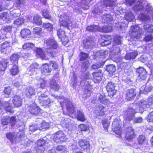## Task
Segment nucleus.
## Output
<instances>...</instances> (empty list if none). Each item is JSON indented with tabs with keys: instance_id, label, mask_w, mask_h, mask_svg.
Masks as SVG:
<instances>
[{
	"instance_id": "50",
	"label": "nucleus",
	"mask_w": 153,
	"mask_h": 153,
	"mask_svg": "<svg viewBox=\"0 0 153 153\" xmlns=\"http://www.w3.org/2000/svg\"><path fill=\"white\" fill-rule=\"evenodd\" d=\"M112 30V27L110 26H105L102 27H100V31L102 32H109Z\"/></svg>"
},
{
	"instance_id": "40",
	"label": "nucleus",
	"mask_w": 153,
	"mask_h": 153,
	"mask_svg": "<svg viewBox=\"0 0 153 153\" xmlns=\"http://www.w3.org/2000/svg\"><path fill=\"white\" fill-rule=\"evenodd\" d=\"M137 54H138L136 52L127 53L125 56V59L126 60H128L134 59L137 56Z\"/></svg>"
},
{
	"instance_id": "2",
	"label": "nucleus",
	"mask_w": 153,
	"mask_h": 153,
	"mask_svg": "<svg viewBox=\"0 0 153 153\" xmlns=\"http://www.w3.org/2000/svg\"><path fill=\"white\" fill-rule=\"evenodd\" d=\"M138 111L141 113L139 110L137 109L135 105L131 104L129 107L125 111L124 113V123H126L128 121L129 122L132 120L134 123H141L143 121V119L141 117H134V114ZM143 111L141 113H142Z\"/></svg>"
},
{
	"instance_id": "20",
	"label": "nucleus",
	"mask_w": 153,
	"mask_h": 153,
	"mask_svg": "<svg viewBox=\"0 0 153 153\" xmlns=\"http://www.w3.org/2000/svg\"><path fill=\"white\" fill-rule=\"evenodd\" d=\"M97 96L98 97V101L100 103L107 106L109 105L111 103L110 101L105 98L104 94H98Z\"/></svg>"
},
{
	"instance_id": "15",
	"label": "nucleus",
	"mask_w": 153,
	"mask_h": 153,
	"mask_svg": "<svg viewBox=\"0 0 153 153\" xmlns=\"http://www.w3.org/2000/svg\"><path fill=\"white\" fill-rule=\"evenodd\" d=\"M40 108L35 103H33L27 106L26 110L33 115L39 114L40 112Z\"/></svg>"
},
{
	"instance_id": "39",
	"label": "nucleus",
	"mask_w": 153,
	"mask_h": 153,
	"mask_svg": "<svg viewBox=\"0 0 153 153\" xmlns=\"http://www.w3.org/2000/svg\"><path fill=\"white\" fill-rule=\"evenodd\" d=\"M100 27L98 25H93L88 26L86 29V31L92 32L100 31Z\"/></svg>"
},
{
	"instance_id": "4",
	"label": "nucleus",
	"mask_w": 153,
	"mask_h": 153,
	"mask_svg": "<svg viewBox=\"0 0 153 153\" xmlns=\"http://www.w3.org/2000/svg\"><path fill=\"white\" fill-rule=\"evenodd\" d=\"M56 98L59 101L61 105L63 108L64 105L65 106L68 112L70 114L72 115L74 112V108L71 102L64 97L56 96Z\"/></svg>"
},
{
	"instance_id": "59",
	"label": "nucleus",
	"mask_w": 153,
	"mask_h": 153,
	"mask_svg": "<svg viewBox=\"0 0 153 153\" xmlns=\"http://www.w3.org/2000/svg\"><path fill=\"white\" fill-rule=\"evenodd\" d=\"M52 102L53 101L51 100L50 99L48 98L44 100L43 101H42V102L40 104L42 105L45 107L49 105L51 102Z\"/></svg>"
},
{
	"instance_id": "53",
	"label": "nucleus",
	"mask_w": 153,
	"mask_h": 153,
	"mask_svg": "<svg viewBox=\"0 0 153 153\" xmlns=\"http://www.w3.org/2000/svg\"><path fill=\"white\" fill-rule=\"evenodd\" d=\"M36 65H30V66L27 69V74H28L29 75H33L35 72H36L33 69V67H36Z\"/></svg>"
},
{
	"instance_id": "33",
	"label": "nucleus",
	"mask_w": 153,
	"mask_h": 153,
	"mask_svg": "<svg viewBox=\"0 0 153 153\" xmlns=\"http://www.w3.org/2000/svg\"><path fill=\"white\" fill-rule=\"evenodd\" d=\"M76 117L78 120L81 122H83L86 120V119L83 112L79 110H77Z\"/></svg>"
},
{
	"instance_id": "11",
	"label": "nucleus",
	"mask_w": 153,
	"mask_h": 153,
	"mask_svg": "<svg viewBox=\"0 0 153 153\" xmlns=\"http://www.w3.org/2000/svg\"><path fill=\"white\" fill-rule=\"evenodd\" d=\"M36 145L37 152L38 153H41L48 149V143H46L43 139H41L37 140Z\"/></svg>"
},
{
	"instance_id": "34",
	"label": "nucleus",
	"mask_w": 153,
	"mask_h": 153,
	"mask_svg": "<svg viewBox=\"0 0 153 153\" xmlns=\"http://www.w3.org/2000/svg\"><path fill=\"white\" fill-rule=\"evenodd\" d=\"M31 32L30 30L24 29L21 31V34L22 37L26 40L30 37Z\"/></svg>"
},
{
	"instance_id": "51",
	"label": "nucleus",
	"mask_w": 153,
	"mask_h": 153,
	"mask_svg": "<svg viewBox=\"0 0 153 153\" xmlns=\"http://www.w3.org/2000/svg\"><path fill=\"white\" fill-rule=\"evenodd\" d=\"M42 25L45 29L51 32L52 31L53 29V25L50 23H43Z\"/></svg>"
},
{
	"instance_id": "41",
	"label": "nucleus",
	"mask_w": 153,
	"mask_h": 153,
	"mask_svg": "<svg viewBox=\"0 0 153 153\" xmlns=\"http://www.w3.org/2000/svg\"><path fill=\"white\" fill-rule=\"evenodd\" d=\"M31 22L33 23L39 25L42 24L40 16L38 15H35L33 17V19L30 20Z\"/></svg>"
},
{
	"instance_id": "64",
	"label": "nucleus",
	"mask_w": 153,
	"mask_h": 153,
	"mask_svg": "<svg viewBox=\"0 0 153 153\" xmlns=\"http://www.w3.org/2000/svg\"><path fill=\"white\" fill-rule=\"evenodd\" d=\"M13 27L11 25H7L2 27V29L6 32L10 33L12 31Z\"/></svg>"
},
{
	"instance_id": "16",
	"label": "nucleus",
	"mask_w": 153,
	"mask_h": 153,
	"mask_svg": "<svg viewBox=\"0 0 153 153\" xmlns=\"http://www.w3.org/2000/svg\"><path fill=\"white\" fill-rule=\"evenodd\" d=\"M106 89L108 92V96L112 97L116 94L117 90L115 89V84L110 82H108L106 86Z\"/></svg>"
},
{
	"instance_id": "32",
	"label": "nucleus",
	"mask_w": 153,
	"mask_h": 153,
	"mask_svg": "<svg viewBox=\"0 0 153 153\" xmlns=\"http://www.w3.org/2000/svg\"><path fill=\"white\" fill-rule=\"evenodd\" d=\"M117 123V121L115 120L112 123V126L114 127V130L115 133L118 136V137H119L121 135V132L120 130V125Z\"/></svg>"
},
{
	"instance_id": "21",
	"label": "nucleus",
	"mask_w": 153,
	"mask_h": 153,
	"mask_svg": "<svg viewBox=\"0 0 153 153\" xmlns=\"http://www.w3.org/2000/svg\"><path fill=\"white\" fill-rule=\"evenodd\" d=\"M138 19L141 21H146L150 20L151 18L149 14L146 12L143 11L138 13Z\"/></svg>"
},
{
	"instance_id": "60",
	"label": "nucleus",
	"mask_w": 153,
	"mask_h": 153,
	"mask_svg": "<svg viewBox=\"0 0 153 153\" xmlns=\"http://www.w3.org/2000/svg\"><path fill=\"white\" fill-rule=\"evenodd\" d=\"M107 37H108L107 39H105L103 42H102L101 45L102 46H105L109 45L111 43L110 40L111 39V37L110 36L107 35Z\"/></svg>"
},
{
	"instance_id": "24",
	"label": "nucleus",
	"mask_w": 153,
	"mask_h": 153,
	"mask_svg": "<svg viewBox=\"0 0 153 153\" xmlns=\"http://www.w3.org/2000/svg\"><path fill=\"white\" fill-rule=\"evenodd\" d=\"M51 69L49 68V66L48 63H45L42 65L41 71L42 74L45 76L48 75L50 74L51 72Z\"/></svg>"
},
{
	"instance_id": "42",
	"label": "nucleus",
	"mask_w": 153,
	"mask_h": 153,
	"mask_svg": "<svg viewBox=\"0 0 153 153\" xmlns=\"http://www.w3.org/2000/svg\"><path fill=\"white\" fill-rule=\"evenodd\" d=\"M102 6L97 7V5L95 6V8L92 11V13L94 14L100 15L102 13L103 10H105L103 7H102Z\"/></svg>"
},
{
	"instance_id": "25",
	"label": "nucleus",
	"mask_w": 153,
	"mask_h": 153,
	"mask_svg": "<svg viewBox=\"0 0 153 153\" xmlns=\"http://www.w3.org/2000/svg\"><path fill=\"white\" fill-rule=\"evenodd\" d=\"M152 85H149L148 83H146V85H143L140 88V93L147 94L151 91L152 89Z\"/></svg>"
},
{
	"instance_id": "44",
	"label": "nucleus",
	"mask_w": 153,
	"mask_h": 153,
	"mask_svg": "<svg viewBox=\"0 0 153 153\" xmlns=\"http://www.w3.org/2000/svg\"><path fill=\"white\" fill-rule=\"evenodd\" d=\"M10 72L13 75H16L19 72L18 64H14L10 70Z\"/></svg>"
},
{
	"instance_id": "49",
	"label": "nucleus",
	"mask_w": 153,
	"mask_h": 153,
	"mask_svg": "<svg viewBox=\"0 0 153 153\" xmlns=\"http://www.w3.org/2000/svg\"><path fill=\"white\" fill-rule=\"evenodd\" d=\"M105 61L101 62H98L96 63L93 65L91 67V69H96L100 68L102 67L105 63Z\"/></svg>"
},
{
	"instance_id": "37",
	"label": "nucleus",
	"mask_w": 153,
	"mask_h": 153,
	"mask_svg": "<svg viewBox=\"0 0 153 153\" xmlns=\"http://www.w3.org/2000/svg\"><path fill=\"white\" fill-rule=\"evenodd\" d=\"M94 42L90 38L88 39L84 42L85 48L86 49H91L94 45Z\"/></svg>"
},
{
	"instance_id": "48",
	"label": "nucleus",
	"mask_w": 153,
	"mask_h": 153,
	"mask_svg": "<svg viewBox=\"0 0 153 153\" xmlns=\"http://www.w3.org/2000/svg\"><path fill=\"white\" fill-rule=\"evenodd\" d=\"M50 87L51 89L55 91H58L59 88V85L54 80L52 81L50 84Z\"/></svg>"
},
{
	"instance_id": "52",
	"label": "nucleus",
	"mask_w": 153,
	"mask_h": 153,
	"mask_svg": "<svg viewBox=\"0 0 153 153\" xmlns=\"http://www.w3.org/2000/svg\"><path fill=\"white\" fill-rule=\"evenodd\" d=\"M35 47L34 45L33 44L28 42L25 43L23 46V49L28 50L32 49L33 50V48Z\"/></svg>"
},
{
	"instance_id": "61",
	"label": "nucleus",
	"mask_w": 153,
	"mask_h": 153,
	"mask_svg": "<svg viewBox=\"0 0 153 153\" xmlns=\"http://www.w3.org/2000/svg\"><path fill=\"white\" fill-rule=\"evenodd\" d=\"M88 66V61H86L84 62H83L81 67V71L82 72L85 71L87 70Z\"/></svg>"
},
{
	"instance_id": "19",
	"label": "nucleus",
	"mask_w": 153,
	"mask_h": 153,
	"mask_svg": "<svg viewBox=\"0 0 153 153\" xmlns=\"http://www.w3.org/2000/svg\"><path fill=\"white\" fill-rule=\"evenodd\" d=\"M92 75L93 77V81L95 83H99L102 79V74L101 70H99L97 72H93Z\"/></svg>"
},
{
	"instance_id": "22",
	"label": "nucleus",
	"mask_w": 153,
	"mask_h": 153,
	"mask_svg": "<svg viewBox=\"0 0 153 153\" xmlns=\"http://www.w3.org/2000/svg\"><path fill=\"white\" fill-rule=\"evenodd\" d=\"M11 101L16 107L21 106L22 104V99L19 96L16 95L12 98Z\"/></svg>"
},
{
	"instance_id": "31",
	"label": "nucleus",
	"mask_w": 153,
	"mask_h": 153,
	"mask_svg": "<svg viewBox=\"0 0 153 153\" xmlns=\"http://www.w3.org/2000/svg\"><path fill=\"white\" fill-rule=\"evenodd\" d=\"M78 144L81 148L85 149H89L90 144L88 141L85 140H80L78 141Z\"/></svg>"
},
{
	"instance_id": "57",
	"label": "nucleus",
	"mask_w": 153,
	"mask_h": 153,
	"mask_svg": "<svg viewBox=\"0 0 153 153\" xmlns=\"http://www.w3.org/2000/svg\"><path fill=\"white\" fill-rule=\"evenodd\" d=\"M10 122V117L8 116L3 117L1 120V123L3 125H8Z\"/></svg>"
},
{
	"instance_id": "28",
	"label": "nucleus",
	"mask_w": 153,
	"mask_h": 153,
	"mask_svg": "<svg viewBox=\"0 0 153 153\" xmlns=\"http://www.w3.org/2000/svg\"><path fill=\"white\" fill-rule=\"evenodd\" d=\"M33 51L36 52L37 56L40 57L42 59H45V53L41 48L35 47Z\"/></svg>"
},
{
	"instance_id": "17",
	"label": "nucleus",
	"mask_w": 153,
	"mask_h": 153,
	"mask_svg": "<svg viewBox=\"0 0 153 153\" xmlns=\"http://www.w3.org/2000/svg\"><path fill=\"white\" fill-rule=\"evenodd\" d=\"M135 137L134 130L131 127H128L127 129L125 134V138L129 142L132 141Z\"/></svg>"
},
{
	"instance_id": "62",
	"label": "nucleus",
	"mask_w": 153,
	"mask_h": 153,
	"mask_svg": "<svg viewBox=\"0 0 153 153\" xmlns=\"http://www.w3.org/2000/svg\"><path fill=\"white\" fill-rule=\"evenodd\" d=\"M48 98L46 93L42 94L40 95L39 96L38 99L40 103L42 102L44 100Z\"/></svg>"
},
{
	"instance_id": "18",
	"label": "nucleus",
	"mask_w": 153,
	"mask_h": 153,
	"mask_svg": "<svg viewBox=\"0 0 153 153\" xmlns=\"http://www.w3.org/2000/svg\"><path fill=\"white\" fill-rule=\"evenodd\" d=\"M136 94L135 89L132 88L128 89L126 91V99L127 100L130 101L135 97Z\"/></svg>"
},
{
	"instance_id": "12",
	"label": "nucleus",
	"mask_w": 153,
	"mask_h": 153,
	"mask_svg": "<svg viewBox=\"0 0 153 153\" xmlns=\"http://www.w3.org/2000/svg\"><path fill=\"white\" fill-rule=\"evenodd\" d=\"M108 108L102 105H99L95 107L94 113L97 116H103L108 110Z\"/></svg>"
},
{
	"instance_id": "63",
	"label": "nucleus",
	"mask_w": 153,
	"mask_h": 153,
	"mask_svg": "<svg viewBox=\"0 0 153 153\" xmlns=\"http://www.w3.org/2000/svg\"><path fill=\"white\" fill-rule=\"evenodd\" d=\"M42 15L45 19L50 20L51 19V16L49 15L47 10L45 9L42 11Z\"/></svg>"
},
{
	"instance_id": "13",
	"label": "nucleus",
	"mask_w": 153,
	"mask_h": 153,
	"mask_svg": "<svg viewBox=\"0 0 153 153\" xmlns=\"http://www.w3.org/2000/svg\"><path fill=\"white\" fill-rule=\"evenodd\" d=\"M53 140L56 143L64 142L67 140V138L64 133L62 131H59L54 134Z\"/></svg>"
},
{
	"instance_id": "30",
	"label": "nucleus",
	"mask_w": 153,
	"mask_h": 153,
	"mask_svg": "<svg viewBox=\"0 0 153 153\" xmlns=\"http://www.w3.org/2000/svg\"><path fill=\"white\" fill-rule=\"evenodd\" d=\"M122 37L118 35L116 36L114 38L113 43V46H119L120 45L122 46H123L121 42Z\"/></svg>"
},
{
	"instance_id": "3",
	"label": "nucleus",
	"mask_w": 153,
	"mask_h": 153,
	"mask_svg": "<svg viewBox=\"0 0 153 153\" xmlns=\"http://www.w3.org/2000/svg\"><path fill=\"white\" fill-rule=\"evenodd\" d=\"M133 10L135 11L140 13L146 12L148 13H151L153 11V7L150 4L148 3L145 6L143 3L138 1L132 7Z\"/></svg>"
},
{
	"instance_id": "56",
	"label": "nucleus",
	"mask_w": 153,
	"mask_h": 153,
	"mask_svg": "<svg viewBox=\"0 0 153 153\" xmlns=\"http://www.w3.org/2000/svg\"><path fill=\"white\" fill-rule=\"evenodd\" d=\"M79 56L80 61H82L86 60L88 58V55L87 53L81 52L80 53Z\"/></svg>"
},
{
	"instance_id": "5",
	"label": "nucleus",
	"mask_w": 153,
	"mask_h": 153,
	"mask_svg": "<svg viewBox=\"0 0 153 153\" xmlns=\"http://www.w3.org/2000/svg\"><path fill=\"white\" fill-rule=\"evenodd\" d=\"M147 103L145 101L142 100L141 101L138 102L136 103V106L140 112L144 110H146V108L149 107L152 108V105H153V95L149 97L148 99Z\"/></svg>"
},
{
	"instance_id": "55",
	"label": "nucleus",
	"mask_w": 153,
	"mask_h": 153,
	"mask_svg": "<svg viewBox=\"0 0 153 153\" xmlns=\"http://www.w3.org/2000/svg\"><path fill=\"white\" fill-rule=\"evenodd\" d=\"M39 82V84L38 83L37 85V87L39 88L44 89L45 87L46 82L44 79L40 78Z\"/></svg>"
},
{
	"instance_id": "54",
	"label": "nucleus",
	"mask_w": 153,
	"mask_h": 153,
	"mask_svg": "<svg viewBox=\"0 0 153 153\" xmlns=\"http://www.w3.org/2000/svg\"><path fill=\"white\" fill-rule=\"evenodd\" d=\"M24 22V19L23 18L20 17L14 21L13 23L18 27L23 24Z\"/></svg>"
},
{
	"instance_id": "36",
	"label": "nucleus",
	"mask_w": 153,
	"mask_h": 153,
	"mask_svg": "<svg viewBox=\"0 0 153 153\" xmlns=\"http://www.w3.org/2000/svg\"><path fill=\"white\" fill-rule=\"evenodd\" d=\"M124 18L127 21L131 22L135 19V16L132 12L129 11L126 12Z\"/></svg>"
},
{
	"instance_id": "6",
	"label": "nucleus",
	"mask_w": 153,
	"mask_h": 153,
	"mask_svg": "<svg viewBox=\"0 0 153 153\" xmlns=\"http://www.w3.org/2000/svg\"><path fill=\"white\" fill-rule=\"evenodd\" d=\"M59 19V25L61 27L69 29V27L71 26L72 22L70 20V17L66 13H60L58 14Z\"/></svg>"
},
{
	"instance_id": "35",
	"label": "nucleus",
	"mask_w": 153,
	"mask_h": 153,
	"mask_svg": "<svg viewBox=\"0 0 153 153\" xmlns=\"http://www.w3.org/2000/svg\"><path fill=\"white\" fill-rule=\"evenodd\" d=\"M143 27L145 32L150 33H153V25L144 23L143 24Z\"/></svg>"
},
{
	"instance_id": "45",
	"label": "nucleus",
	"mask_w": 153,
	"mask_h": 153,
	"mask_svg": "<svg viewBox=\"0 0 153 153\" xmlns=\"http://www.w3.org/2000/svg\"><path fill=\"white\" fill-rule=\"evenodd\" d=\"M33 34L35 35L41 36L42 34V30L39 27H34L33 29Z\"/></svg>"
},
{
	"instance_id": "47",
	"label": "nucleus",
	"mask_w": 153,
	"mask_h": 153,
	"mask_svg": "<svg viewBox=\"0 0 153 153\" xmlns=\"http://www.w3.org/2000/svg\"><path fill=\"white\" fill-rule=\"evenodd\" d=\"M27 91L28 93L26 94V95H27V97L29 96V94L31 96L34 95L36 92L34 88L31 86H29L27 88Z\"/></svg>"
},
{
	"instance_id": "29",
	"label": "nucleus",
	"mask_w": 153,
	"mask_h": 153,
	"mask_svg": "<svg viewBox=\"0 0 153 153\" xmlns=\"http://www.w3.org/2000/svg\"><path fill=\"white\" fill-rule=\"evenodd\" d=\"M113 49L110 51L111 54L112 55L115 56L120 54V52L123 49V46H113Z\"/></svg>"
},
{
	"instance_id": "8",
	"label": "nucleus",
	"mask_w": 153,
	"mask_h": 153,
	"mask_svg": "<svg viewBox=\"0 0 153 153\" xmlns=\"http://www.w3.org/2000/svg\"><path fill=\"white\" fill-rule=\"evenodd\" d=\"M142 31L138 25L131 26L129 32L130 37L133 40L136 41L141 37Z\"/></svg>"
},
{
	"instance_id": "7",
	"label": "nucleus",
	"mask_w": 153,
	"mask_h": 153,
	"mask_svg": "<svg viewBox=\"0 0 153 153\" xmlns=\"http://www.w3.org/2000/svg\"><path fill=\"white\" fill-rule=\"evenodd\" d=\"M46 42L48 48L46 49V52L49 56L53 57L55 55V52L52 50V48H57L58 45L56 42L53 39H49L46 40Z\"/></svg>"
},
{
	"instance_id": "1",
	"label": "nucleus",
	"mask_w": 153,
	"mask_h": 153,
	"mask_svg": "<svg viewBox=\"0 0 153 153\" xmlns=\"http://www.w3.org/2000/svg\"><path fill=\"white\" fill-rule=\"evenodd\" d=\"M92 0H74L64 1L65 4L68 5L69 3H74L77 7L74 8L71 6H67L63 8L65 10L66 9L68 11L71 13H76L77 14H81L82 13V10H85L88 9L90 7L91 2Z\"/></svg>"
},
{
	"instance_id": "58",
	"label": "nucleus",
	"mask_w": 153,
	"mask_h": 153,
	"mask_svg": "<svg viewBox=\"0 0 153 153\" xmlns=\"http://www.w3.org/2000/svg\"><path fill=\"white\" fill-rule=\"evenodd\" d=\"M108 52L105 50H101L97 53V55H100V58H105L107 56Z\"/></svg>"
},
{
	"instance_id": "9",
	"label": "nucleus",
	"mask_w": 153,
	"mask_h": 153,
	"mask_svg": "<svg viewBox=\"0 0 153 153\" xmlns=\"http://www.w3.org/2000/svg\"><path fill=\"white\" fill-rule=\"evenodd\" d=\"M89 77L88 74H85L82 79V81H81V83H82V81H85L84 82V86L85 88L83 95V97L85 98L89 97L91 94V85L89 81Z\"/></svg>"
},
{
	"instance_id": "43",
	"label": "nucleus",
	"mask_w": 153,
	"mask_h": 153,
	"mask_svg": "<svg viewBox=\"0 0 153 153\" xmlns=\"http://www.w3.org/2000/svg\"><path fill=\"white\" fill-rule=\"evenodd\" d=\"M106 70L108 71L110 74H112L115 72L116 70V68L113 65H109L106 66Z\"/></svg>"
},
{
	"instance_id": "10",
	"label": "nucleus",
	"mask_w": 153,
	"mask_h": 153,
	"mask_svg": "<svg viewBox=\"0 0 153 153\" xmlns=\"http://www.w3.org/2000/svg\"><path fill=\"white\" fill-rule=\"evenodd\" d=\"M6 136L7 138L10 140L12 144L22 141L23 140V138L25 137L24 136L23 133L21 132H18L16 137H14L13 134L12 133L6 134Z\"/></svg>"
},
{
	"instance_id": "46",
	"label": "nucleus",
	"mask_w": 153,
	"mask_h": 153,
	"mask_svg": "<svg viewBox=\"0 0 153 153\" xmlns=\"http://www.w3.org/2000/svg\"><path fill=\"white\" fill-rule=\"evenodd\" d=\"M19 56L17 54H13L10 58L11 61L14 64H18V61L19 58Z\"/></svg>"
},
{
	"instance_id": "26",
	"label": "nucleus",
	"mask_w": 153,
	"mask_h": 153,
	"mask_svg": "<svg viewBox=\"0 0 153 153\" xmlns=\"http://www.w3.org/2000/svg\"><path fill=\"white\" fill-rule=\"evenodd\" d=\"M116 5L115 2L113 0H104L101 3V6L105 7H112Z\"/></svg>"
},
{
	"instance_id": "38",
	"label": "nucleus",
	"mask_w": 153,
	"mask_h": 153,
	"mask_svg": "<svg viewBox=\"0 0 153 153\" xmlns=\"http://www.w3.org/2000/svg\"><path fill=\"white\" fill-rule=\"evenodd\" d=\"M8 62V60L7 59H2L0 61V72H4Z\"/></svg>"
},
{
	"instance_id": "27",
	"label": "nucleus",
	"mask_w": 153,
	"mask_h": 153,
	"mask_svg": "<svg viewBox=\"0 0 153 153\" xmlns=\"http://www.w3.org/2000/svg\"><path fill=\"white\" fill-rule=\"evenodd\" d=\"M102 22L108 25L112 24L113 22L112 17L110 14H105L102 16Z\"/></svg>"
},
{
	"instance_id": "23",
	"label": "nucleus",
	"mask_w": 153,
	"mask_h": 153,
	"mask_svg": "<svg viewBox=\"0 0 153 153\" xmlns=\"http://www.w3.org/2000/svg\"><path fill=\"white\" fill-rule=\"evenodd\" d=\"M136 72L138 74V77L142 80H145L147 76L146 70L142 67H140L137 69Z\"/></svg>"
},
{
	"instance_id": "14",
	"label": "nucleus",
	"mask_w": 153,
	"mask_h": 153,
	"mask_svg": "<svg viewBox=\"0 0 153 153\" xmlns=\"http://www.w3.org/2000/svg\"><path fill=\"white\" fill-rule=\"evenodd\" d=\"M0 109L5 110L10 113H13L14 110L11 104L8 101H1L0 102Z\"/></svg>"
}]
</instances>
